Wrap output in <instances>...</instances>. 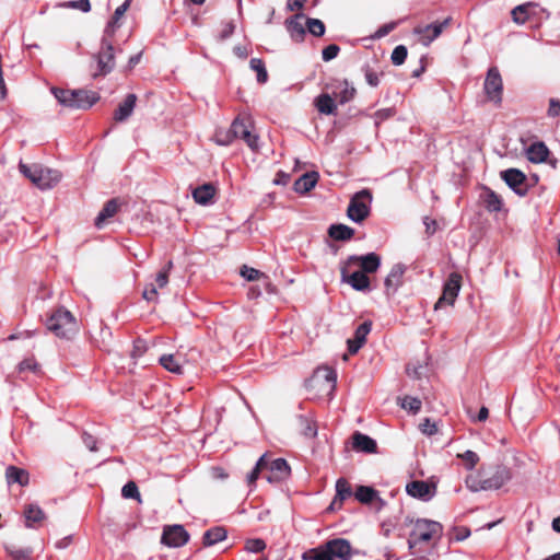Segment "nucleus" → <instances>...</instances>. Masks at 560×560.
Instances as JSON below:
<instances>
[{
    "label": "nucleus",
    "instance_id": "obj_39",
    "mask_svg": "<svg viewBox=\"0 0 560 560\" xmlns=\"http://www.w3.org/2000/svg\"><path fill=\"white\" fill-rule=\"evenodd\" d=\"M250 69L257 73V81L259 83H266L268 80V73L265 63L259 58H252L249 61Z\"/></svg>",
    "mask_w": 560,
    "mask_h": 560
},
{
    "label": "nucleus",
    "instance_id": "obj_58",
    "mask_svg": "<svg viewBox=\"0 0 560 560\" xmlns=\"http://www.w3.org/2000/svg\"><path fill=\"white\" fill-rule=\"evenodd\" d=\"M547 115L549 117L560 116V100H557V98L549 100V108L547 110Z\"/></svg>",
    "mask_w": 560,
    "mask_h": 560
},
{
    "label": "nucleus",
    "instance_id": "obj_49",
    "mask_svg": "<svg viewBox=\"0 0 560 560\" xmlns=\"http://www.w3.org/2000/svg\"><path fill=\"white\" fill-rule=\"evenodd\" d=\"M121 494L126 499H138L139 500V498H140L138 487L133 481H129L122 487Z\"/></svg>",
    "mask_w": 560,
    "mask_h": 560
},
{
    "label": "nucleus",
    "instance_id": "obj_14",
    "mask_svg": "<svg viewBox=\"0 0 560 560\" xmlns=\"http://www.w3.org/2000/svg\"><path fill=\"white\" fill-rule=\"evenodd\" d=\"M406 270L407 267L401 262L395 264L392 267L384 281L385 292L387 295L395 294L397 290L402 285Z\"/></svg>",
    "mask_w": 560,
    "mask_h": 560
},
{
    "label": "nucleus",
    "instance_id": "obj_52",
    "mask_svg": "<svg viewBox=\"0 0 560 560\" xmlns=\"http://www.w3.org/2000/svg\"><path fill=\"white\" fill-rule=\"evenodd\" d=\"M420 431L425 434V435H433L438 432V427H436V423L435 422H432L429 418H425L421 423H420Z\"/></svg>",
    "mask_w": 560,
    "mask_h": 560
},
{
    "label": "nucleus",
    "instance_id": "obj_18",
    "mask_svg": "<svg viewBox=\"0 0 560 560\" xmlns=\"http://www.w3.org/2000/svg\"><path fill=\"white\" fill-rule=\"evenodd\" d=\"M510 471L505 467H497L491 476L483 475V490H497L510 480Z\"/></svg>",
    "mask_w": 560,
    "mask_h": 560
},
{
    "label": "nucleus",
    "instance_id": "obj_40",
    "mask_svg": "<svg viewBox=\"0 0 560 560\" xmlns=\"http://www.w3.org/2000/svg\"><path fill=\"white\" fill-rule=\"evenodd\" d=\"M267 466H268L267 455L264 454L262 456L259 457V459L257 460V463H256L255 467L253 468V470L247 475V483H248V486L255 485L256 480L259 477L260 471L262 469H265Z\"/></svg>",
    "mask_w": 560,
    "mask_h": 560
},
{
    "label": "nucleus",
    "instance_id": "obj_57",
    "mask_svg": "<svg viewBox=\"0 0 560 560\" xmlns=\"http://www.w3.org/2000/svg\"><path fill=\"white\" fill-rule=\"evenodd\" d=\"M424 366H422L420 363L413 364L409 363L406 368V372L410 377L413 378H420L423 374Z\"/></svg>",
    "mask_w": 560,
    "mask_h": 560
},
{
    "label": "nucleus",
    "instance_id": "obj_62",
    "mask_svg": "<svg viewBox=\"0 0 560 560\" xmlns=\"http://www.w3.org/2000/svg\"><path fill=\"white\" fill-rule=\"evenodd\" d=\"M397 26V23L396 22H390V23H387V24H384L383 26H381L377 32H376V37L381 38V37H384L386 36L387 34H389L392 31L395 30V27Z\"/></svg>",
    "mask_w": 560,
    "mask_h": 560
},
{
    "label": "nucleus",
    "instance_id": "obj_22",
    "mask_svg": "<svg viewBox=\"0 0 560 560\" xmlns=\"http://www.w3.org/2000/svg\"><path fill=\"white\" fill-rule=\"evenodd\" d=\"M352 447L357 452L373 454L376 453L377 445L375 440L357 431L352 435Z\"/></svg>",
    "mask_w": 560,
    "mask_h": 560
},
{
    "label": "nucleus",
    "instance_id": "obj_29",
    "mask_svg": "<svg viewBox=\"0 0 560 560\" xmlns=\"http://www.w3.org/2000/svg\"><path fill=\"white\" fill-rule=\"evenodd\" d=\"M317 180V172L305 173L295 180L294 190L299 194H306L315 187Z\"/></svg>",
    "mask_w": 560,
    "mask_h": 560
},
{
    "label": "nucleus",
    "instance_id": "obj_44",
    "mask_svg": "<svg viewBox=\"0 0 560 560\" xmlns=\"http://www.w3.org/2000/svg\"><path fill=\"white\" fill-rule=\"evenodd\" d=\"M528 4H521L515 7L511 12L513 21L518 24L525 23L526 20L528 19Z\"/></svg>",
    "mask_w": 560,
    "mask_h": 560
},
{
    "label": "nucleus",
    "instance_id": "obj_36",
    "mask_svg": "<svg viewBox=\"0 0 560 560\" xmlns=\"http://www.w3.org/2000/svg\"><path fill=\"white\" fill-rule=\"evenodd\" d=\"M117 210H118L117 200L116 199L108 200L105 203V206L103 207V209L100 211V213L97 214V217L95 219V225L98 229H101L107 219L115 215Z\"/></svg>",
    "mask_w": 560,
    "mask_h": 560
},
{
    "label": "nucleus",
    "instance_id": "obj_21",
    "mask_svg": "<svg viewBox=\"0 0 560 560\" xmlns=\"http://www.w3.org/2000/svg\"><path fill=\"white\" fill-rule=\"evenodd\" d=\"M137 103V95L128 94L114 112V120L116 122L126 121L133 113Z\"/></svg>",
    "mask_w": 560,
    "mask_h": 560
},
{
    "label": "nucleus",
    "instance_id": "obj_19",
    "mask_svg": "<svg viewBox=\"0 0 560 560\" xmlns=\"http://www.w3.org/2000/svg\"><path fill=\"white\" fill-rule=\"evenodd\" d=\"M372 328L371 322L362 323L354 331V337L348 339V351L350 354H355L361 347L365 343L366 337L370 334Z\"/></svg>",
    "mask_w": 560,
    "mask_h": 560
},
{
    "label": "nucleus",
    "instance_id": "obj_46",
    "mask_svg": "<svg viewBox=\"0 0 560 560\" xmlns=\"http://www.w3.org/2000/svg\"><path fill=\"white\" fill-rule=\"evenodd\" d=\"M266 549V542L261 538H250L245 542V550L248 552L259 553Z\"/></svg>",
    "mask_w": 560,
    "mask_h": 560
},
{
    "label": "nucleus",
    "instance_id": "obj_31",
    "mask_svg": "<svg viewBox=\"0 0 560 560\" xmlns=\"http://www.w3.org/2000/svg\"><path fill=\"white\" fill-rule=\"evenodd\" d=\"M159 362L165 370L175 374H183V360L180 355L163 354Z\"/></svg>",
    "mask_w": 560,
    "mask_h": 560
},
{
    "label": "nucleus",
    "instance_id": "obj_3",
    "mask_svg": "<svg viewBox=\"0 0 560 560\" xmlns=\"http://www.w3.org/2000/svg\"><path fill=\"white\" fill-rule=\"evenodd\" d=\"M51 93L55 95L59 104L75 109H88L100 100L96 92L86 90H63L52 88Z\"/></svg>",
    "mask_w": 560,
    "mask_h": 560
},
{
    "label": "nucleus",
    "instance_id": "obj_51",
    "mask_svg": "<svg viewBox=\"0 0 560 560\" xmlns=\"http://www.w3.org/2000/svg\"><path fill=\"white\" fill-rule=\"evenodd\" d=\"M340 48L336 44L326 46L322 51V58L324 61H330L338 56Z\"/></svg>",
    "mask_w": 560,
    "mask_h": 560
},
{
    "label": "nucleus",
    "instance_id": "obj_6",
    "mask_svg": "<svg viewBox=\"0 0 560 560\" xmlns=\"http://www.w3.org/2000/svg\"><path fill=\"white\" fill-rule=\"evenodd\" d=\"M371 200L372 194L369 189H362L354 194L347 209L348 218L355 223H360L366 219L370 214Z\"/></svg>",
    "mask_w": 560,
    "mask_h": 560
},
{
    "label": "nucleus",
    "instance_id": "obj_30",
    "mask_svg": "<svg viewBox=\"0 0 560 560\" xmlns=\"http://www.w3.org/2000/svg\"><path fill=\"white\" fill-rule=\"evenodd\" d=\"M352 489L350 483L345 478H339L336 482V497L334 498L330 509L332 510L336 505L341 506L342 502L350 498Z\"/></svg>",
    "mask_w": 560,
    "mask_h": 560
},
{
    "label": "nucleus",
    "instance_id": "obj_33",
    "mask_svg": "<svg viewBox=\"0 0 560 560\" xmlns=\"http://www.w3.org/2000/svg\"><path fill=\"white\" fill-rule=\"evenodd\" d=\"M482 200L486 209L490 212H499L503 207L502 198L490 188L485 189Z\"/></svg>",
    "mask_w": 560,
    "mask_h": 560
},
{
    "label": "nucleus",
    "instance_id": "obj_45",
    "mask_svg": "<svg viewBox=\"0 0 560 560\" xmlns=\"http://www.w3.org/2000/svg\"><path fill=\"white\" fill-rule=\"evenodd\" d=\"M233 140L234 138L231 127L229 130L219 129L214 133V141L220 145H229L233 142Z\"/></svg>",
    "mask_w": 560,
    "mask_h": 560
},
{
    "label": "nucleus",
    "instance_id": "obj_47",
    "mask_svg": "<svg viewBox=\"0 0 560 560\" xmlns=\"http://www.w3.org/2000/svg\"><path fill=\"white\" fill-rule=\"evenodd\" d=\"M408 51L404 45H398L394 48L390 59L395 66H400L405 62Z\"/></svg>",
    "mask_w": 560,
    "mask_h": 560
},
{
    "label": "nucleus",
    "instance_id": "obj_56",
    "mask_svg": "<svg viewBox=\"0 0 560 560\" xmlns=\"http://www.w3.org/2000/svg\"><path fill=\"white\" fill-rule=\"evenodd\" d=\"M37 369H38V364L33 358L23 360L18 366V370L20 373L25 372V371L36 372Z\"/></svg>",
    "mask_w": 560,
    "mask_h": 560
},
{
    "label": "nucleus",
    "instance_id": "obj_54",
    "mask_svg": "<svg viewBox=\"0 0 560 560\" xmlns=\"http://www.w3.org/2000/svg\"><path fill=\"white\" fill-rule=\"evenodd\" d=\"M118 22H119L118 20H115L113 18L108 21V23L104 30L103 39L110 40V38L114 36L116 30L120 26V24Z\"/></svg>",
    "mask_w": 560,
    "mask_h": 560
},
{
    "label": "nucleus",
    "instance_id": "obj_17",
    "mask_svg": "<svg viewBox=\"0 0 560 560\" xmlns=\"http://www.w3.org/2000/svg\"><path fill=\"white\" fill-rule=\"evenodd\" d=\"M435 487L423 480H413L406 486V492L417 499L429 500L434 494Z\"/></svg>",
    "mask_w": 560,
    "mask_h": 560
},
{
    "label": "nucleus",
    "instance_id": "obj_60",
    "mask_svg": "<svg viewBox=\"0 0 560 560\" xmlns=\"http://www.w3.org/2000/svg\"><path fill=\"white\" fill-rule=\"evenodd\" d=\"M301 422L305 423L304 434L310 438H314L317 434L316 427L313 422L308 421L306 418L301 417Z\"/></svg>",
    "mask_w": 560,
    "mask_h": 560
},
{
    "label": "nucleus",
    "instance_id": "obj_38",
    "mask_svg": "<svg viewBox=\"0 0 560 560\" xmlns=\"http://www.w3.org/2000/svg\"><path fill=\"white\" fill-rule=\"evenodd\" d=\"M355 499L361 503H371L376 497L377 491L368 486H359L354 492Z\"/></svg>",
    "mask_w": 560,
    "mask_h": 560
},
{
    "label": "nucleus",
    "instance_id": "obj_25",
    "mask_svg": "<svg viewBox=\"0 0 560 560\" xmlns=\"http://www.w3.org/2000/svg\"><path fill=\"white\" fill-rule=\"evenodd\" d=\"M215 187L211 183L203 184L192 190V198L198 205L208 206L213 202Z\"/></svg>",
    "mask_w": 560,
    "mask_h": 560
},
{
    "label": "nucleus",
    "instance_id": "obj_59",
    "mask_svg": "<svg viewBox=\"0 0 560 560\" xmlns=\"http://www.w3.org/2000/svg\"><path fill=\"white\" fill-rule=\"evenodd\" d=\"M82 441L84 443V445L91 451V452H95L97 451V447H96V444H97V441L96 439L89 434L88 432H84L82 434Z\"/></svg>",
    "mask_w": 560,
    "mask_h": 560
},
{
    "label": "nucleus",
    "instance_id": "obj_12",
    "mask_svg": "<svg viewBox=\"0 0 560 560\" xmlns=\"http://www.w3.org/2000/svg\"><path fill=\"white\" fill-rule=\"evenodd\" d=\"M501 178L518 196L524 197L528 189L526 175L517 168H509L501 172Z\"/></svg>",
    "mask_w": 560,
    "mask_h": 560
},
{
    "label": "nucleus",
    "instance_id": "obj_9",
    "mask_svg": "<svg viewBox=\"0 0 560 560\" xmlns=\"http://www.w3.org/2000/svg\"><path fill=\"white\" fill-rule=\"evenodd\" d=\"M234 139H242L252 149H258V137L252 132V124L248 119L235 118L231 125Z\"/></svg>",
    "mask_w": 560,
    "mask_h": 560
},
{
    "label": "nucleus",
    "instance_id": "obj_32",
    "mask_svg": "<svg viewBox=\"0 0 560 560\" xmlns=\"http://www.w3.org/2000/svg\"><path fill=\"white\" fill-rule=\"evenodd\" d=\"M226 530L222 526H215L205 532L202 544L205 547H210L226 538Z\"/></svg>",
    "mask_w": 560,
    "mask_h": 560
},
{
    "label": "nucleus",
    "instance_id": "obj_37",
    "mask_svg": "<svg viewBox=\"0 0 560 560\" xmlns=\"http://www.w3.org/2000/svg\"><path fill=\"white\" fill-rule=\"evenodd\" d=\"M315 106L320 114L325 115H332L337 109L335 101L329 94H320L315 101Z\"/></svg>",
    "mask_w": 560,
    "mask_h": 560
},
{
    "label": "nucleus",
    "instance_id": "obj_1",
    "mask_svg": "<svg viewBox=\"0 0 560 560\" xmlns=\"http://www.w3.org/2000/svg\"><path fill=\"white\" fill-rule=\"evenodd\" d=\"M353 550L349 540L335 538L302 553V560H350Z\"/></svg>",
    "mask_w": 560,
    "mask_h": 560
},
{
    "label": "nucleus",
    "instance_id": "obj_53",
    "mask_svg": "<svg viewBox=\"0 0 560 560\" xmlns=\"http://www.w3.org/2000/svg\"><path fill=\"white\" fill-rule=\"evenodd\" d=\"M63 7L80 10L82 12H89L91 10V4L89 0L69 1L66 2Z\"/></svg>",
    "mask_w": 560,
    "mask_h": 560
},
{
    "label": "nucleus",
    "instance_id": "obj_64",
    "mask_svg": "<svg viewBox=\"0 0 560 560\" xmlns=\"http://www.w3.org/2000/svg\"><path fill=\"white\" fill-rule=\"evenodd\" d=\"M234 30L235 25L232 22L226 23L219 35L220 39L224 40L229 38L233 34Z\"/></svg>",
    "mask_w": 560,
    "mask_h": 560
},
{
    "label": "nucleus",
    "instance_id": "obj_11",
    "mask_svg": "<svg viewBox=\"0 0 560 560\" xmlns=\"http://www.w3.org/2000/svg\"><path fill=\"white\" fill-rule=\"evenodd\" d=\"M189 534L183 525L164 526L161 542L173 548H178L187 544Z\"/></svg>",
    "mask_w": 560,
    "mask_h": 560
},
{
    "label": "nucleus",
    "instance_id": "obj_20",
    "mask_svg": "<svg viewBox=\"0 0 560 560\" xmlns=\"http://www.w3.org/2000/svg\"><path fill=\"white\" fill-rule=\"evenodd\" d=\"M303 20H305V16L299 13L285 21L287 31L296 43L303 42L306 33V25Z\"/></svg>",
    "mask_w": 560,
    "mask_h": 560
},
{
    "label": "nucleus",
    "instance_id": "obj_24",
    "mask_svg": "<svg viewBox=\"0 0 560 560\" xmlns=\"http://www.w3.org/2000/svg\"><path fill=\"white\" fill-rule=\"evenodd\" d=\"M168 283L167 270H161L155 276V282L150 283L143 291V299L147 301H155L158 295V289H163Z\"/></svg>",
    "mask_w": 560,
    "mask_h": 560
},
{
    "label": "nucleus",
    "instance_id": "obj_5",
    "mask_svg": "<svg viewBox=\"0 0 560 560\" xmlns=\"http://www.w3.org/2000/svg\"><path fill=\"white\" fill-rule=\"evenodd\" d=\"M442 534L443 526L439 522L427 518L417 520L408 539L409 548H413L420 542H428L433 538H441Z\"/></svg>",
    "mask_w": 560,
    "mask_h": 560
},
{
    "label": "nucleus",
    "instance_id": "obj_34",
    "mask_svg": "<svg viewBox=\"0 0 560 560\" xmlns=\"http://www.w3.org/2000/svg\"><path fill=\"white\" fill-rule=\"evenodd\" d=\"M320 380H325L329 384L330 388L334 389L337 381V373L334 369L329 366L318 368L314 372L311 381L318 382Z\"/></svg>",
    "mask_w": 560,
    "mask_h": 560
},
{
    "label": "nucleus",
    "instance_id": "obj_61",
    "mask_svg": "<svg viewBox=\"0 0 560 560\" xmlns=\"http://www.w3.org/2000/svg\"><path fill=\"white\" fill-rule=\"evenodd\" d=\"M354 93H355V90L353 88H349L346 84L345 89L339 94V102L341 104L349 102L353 97Z\"/></svg>",
    "mask_w": 560,
    "mask_h": 560
},
{
    "label": "nucleus",
    "instance_id": "obj_16",
    "mask_svg": "<svg viewBox=\"0 0 560 560\" xmlns=\"http://www.w3.org/2000/svg\"><path fill=\"white\" fill-rule=\"evenodd\" d=\"M450 22L451 18H446L443 22L416 27L415 32L421 35V39L424 45H429L441 35L442 31L450 24Z\"/></svg>",
    "mask_w": 560,
    "mask_h": 560
},
{
    "label": "nucleus",
    "instance_id": "obj_23",
    "mask_svg": "<svg viewBox=\"0 0 560 560\" xmlns=\"http://www.w3.org/2000/svg\"><path fill=\"white\" fill-rule=\"evenodd\" d=\"M270 475L267 477L269 482H278L290 475V466L283 458H277L270 463Z\"/></svg>",
    "mask_w": 560,
    "mask_h": 560
},
{
    "label": "nucleus",
    "instance_id": "obj_8",
    "mask_svg": "<svg viewBox=\"0 0 560 560\" xmlns=\"http://www.w3.org/2000/svg\"><path fill=\"white\" fill-rule=\"evenodd\" d=\"M483 90L488 98L495 104L502 101L503 82L497 67H491L486 75Z\"/></svg>",
    "mask_w": 560,
    "mask_h": 560
},
{
    "label": "nucleus",
    "instance_id": "obj_43",
    "mask_svg": "<svg viewBox=\"0 0 560 560\" xmlns=\"http://www.w3.org/2000/svg\"><path fill=\"white\" fill-rule=\"evenodd\" d=\"M466 486L472 492H478L483 490V474L479 472L478 475H470L466 478Z\"/></svg>",
    "mask_w": 560,
    "mask_h": 560
},
{
    "label": "nucleus",
    "instance_id": "obj_50",
    "mask_svg": "<svg viewBox=\"0 0 560 560\" xmlns=\"http://www.w3.org/2000/svg\"><path fill=\"white\" fill-rule=\"evenodd\" d=\"M241 275H242V277H244L248 281H255V280H259L260 278H267L259 270H257L255 268H252V267H247V266H243L242 267Z\"/></svg>",
    "mask_w": 560,
    "mask_h": 560
},
{
    "label": "nucleus",
    "instance_id": "obj_4",
    "mask_svg": "<svg viewBox=\"0 0 560 560\" xmlns=\"http://www.w3.org/2000/svg\"><path fill=\"white\" fill-rule=\"evenodd\" d=\"M46 328L58 338L70 339L78 331L74 316L65 307L54 311L46 319Z\"/></svg>",
    "mask_w": 560,
    "mask_h": 560
},
{
    "label": "nucleus",
    "instance_id": "obj_48",
    "mask_svg": "<svg viewBox=\"0 0 560 560\" xmlns=\"http://www.w3.org/2000/svg\"><path fill=\"white\" fill-rule=\"evenodd\" d=\"M401 408L416 413L421 408V400L416 397L406 396L401 399Z\"/></svg>",
    "mask_w": 560,
    "mask_h": 560
},
{
    "label": "nucleus",
    "instance_id": "obj_10",
    "mask_svg": "<svg viewBox=\"0 0 560 560\" xmlns=\"http://www.w3.org/2000/svg\"><path fill=\"white\" fill-rule=\"evenodd\" d=\"M97 60V72L93 74L94 78L98 75H106L115 67V58H114V47L110 40L102 39V47L100 52L96 56Z\"/></svg>",
    "mask_w": 560,
    "mask_h": 560
},
{
    "label": "nucleus",
    "instance_id": "obj_35",
    "mask_svg": "<svg viewBox=\"0 0 560 560\" xmlns=\"http://www.w3.org/2000/svg\"><path fill=\"white\" fill-rule=\"evenodd\" d=\"M328 234L336 241H348L354 235V230L346 224H332L329 226Z\"/></svg>",
    "mask_w": 560,
    "mask_h": 560
},
{
    "label": "nucleus",
    "instance_id": "obj_63",
    "mask_svg": "<svg viewBox=\"0 0 560 560\" xmlns=\"http://www.w3.org/2000/svg\"><path fill=\"white\" fill-rule=\"evenodd\" d=\"M130 3H131V0H125V2L122 4H120L114 12V15H113V19L115 20H120L124 14L126 13V11L128 10V8L130 7Z\"/></svg>",
    "mask_w": 560,
    "mask_h": 560
},
{
    "label": "nucleus",
    "instance_id": "obj_27",
    "mask_svg": "<svg viewBox=\"0 0 560 560\" xmlns=\"http://www.w3.org/2000/svg\"><path fill=\"white\" fill-rule=\"evenodd\" d=\"M549 150L541 141L532 143L526 150V156L532 163H542L547 160Z\"/></svg>",
    "mask_w": 560,
    "mask_h": 560
},
{
    "label": "nucleus",
    "instance_id": "obj_15",
    "mask_svg": "<svg viewBox=\"0 0 560 560\" xmlns=\"http://www.w3.org/2000/svg\"><path fill=\"white\" fill-rule=\"evenodd\" d=\"M347 264L341 267V280L351 285L355 291L370 290V279L366 273L362 271H354L349 273Z\"/></svg>",
    "mask_w": 560,
    "mask_h": 560
},
{
    "label": "nucleus",
    "instance_id": "obj_42",
    "mask_svg": "<svg viewBox=\"0 0 560 560\" xmlns=\"http://www.w3.org/2000/svg\"><path fill=\"white\" fill-rule=\"evenodd\" d=\"M457 457L464 462L465 468L472 470L479 462V456L472 451H466L462 454H457Z\"/></svg>",
    "mask_w": 560,
    "mask_h": 560
},
{
    "label": "nucleus",
    "instance_id": "obj_41",
    "mask_svg": "<svg viewBox=\"0 0 560 560\" xmlns=\"http://www.w3.org/2000/svg\"><path fill=\"white\" fill-rule=\"evenodd\" d=\"M305 25L308 33L316 37L323 36L325 33V24L318 19L307 18Z\"/></svg>",
    "mask_w": 560,
    "mask_h": 560
},
{
    "label": "nucleus",
    "instance_id": "obj_2",
    "mask_svg": "<svg viewBox=\"0 0 560 560\" xmlns=\"http://www.w3.org/2000/svg\"><path fill=\"white\" fill-rule=\"evenodd\" d=\"M20 172L42 190L55 187L61 180V174L57 170L45 167L40 164H25L20 162Z\"/></svg>",
    "mask_w": 560,
    "mask_h": 560
},
{
    "label": "nucleus",
    "instance_id": "obj_26",
    "mask_svg": "<svg viewBox=\"0 0 560 560\" xmlns=\"http://www.w3.org/2000/svg\"><path fill=\"white\" fill-rule=\"evenodd\" d=\"M5 479L9 486L18 483L25 487L30 482V475L27 470L16 466H8L5 469Z\"/></svg>",
    "mask_w": 560,
    "mask_h": 560
},
{
    "label": "nucleus",
    "instance_id": "obj_55",
    "mask_svg": "<svg viewBox=\"0 0 560 560\" xmlns=\"http://www.w3.org/2000/svg\"><path fill=\"white\" fill-rule=\"evenodd\" d=\"M364 75L370 86L376 88L380 84L378 74L370 67L364 68Z\"/></svg>",
    "mask_w": 560,
    "mask_h": 560
},
{
    "label": "nucleus",
    "instance_id": "obj_28",
    "mask_svg": "<svg viewBox=\"0 0 560 560\" xmlns=\"http://www.w3.org/2000/svg\"><path fill=\"white\" fill-rule=\"evenodd\" d=\"M24 518L26 527L35 528L45 518V513L37 504L31 503L24 508Z\"/></svg>",
    "mask_w": 560,
    "mask_h": 560
},
{
    "label": "nucleus",
    "instance_id": "obj_13",
    "mask_svg": "<svg viewBox=\"0 0 560 560\" xmlns=\"http://www.w3.org/2000/svg\"><path fill=\"white\" fill-rule=\"evenodd\" d=\"M347 266L359 265L362 272L364 273H373L377 271L381 266V257L375 253H369L366 255H352L349 256L347 261Z\"/></svg>",
    "mask_w": 560,
    "mask_h": 560
},
{
    "label": "nucleus",
    "instance_id": "obj_7",
    "mask_svg": "<svg viewBox=\"0 0 560 560\" xmlns=\"http://www.w3.org/2000/svg\"><path fill=\"white\" fill-rule=\"evenodd\" d=\"M462 287V276L457 272H452L443 287V293L434 304V310L438 311L444 304L454 305L455 300Z\"/></svg>",
    "mask_w": 560,
    "mask_h": 560
}]
</instances>
